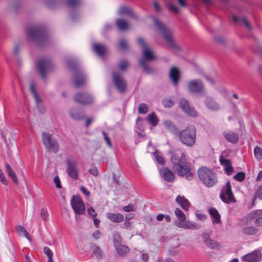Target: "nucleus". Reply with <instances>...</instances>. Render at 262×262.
I'll list each match as a JSON object with an SVG mask.
<instances>
[{
    "instance_id": "nucleus-1",
    "label": "nucleus",
    "mask_w": 262,
    "mask_h": 262,
    "mask_svg": "<svg viewBox=\"0 0 262 262\" xmlns=\"http://www.w3.org/2000/svg\"><path fill=\"white\" fill-rule=\"evenodd\" d=\"M171 161L173 170L179 176L187 180H191L193 177L194 170L189 163L186 161L184 154L180 150L171 152Z\"/></svg>"
},
{
    "instance_id": "nucleus-2",
    "label": "nucleus",
    "mask_w": 262,
    "mask_h": 262,
    "mask_svg": "<svg viewBox=\"0 0 262 262\" xmlns=\"http://www.w3.org/2000/svg\"><path fill=\"white\" fill-rule=\"evenodd\" d=\"M150 19L153 21L155 26L161 32L162 37L167 42V46L173 51L179 50V47L173 40L172 33L170 30L157 18L150 17Z\"/></svg>"
},
{
    "instance_id": "nucleus-3",
    "label": "nucleus",
    "mask_w": 262,
    "mask_h": 262,
    "mask_svg": "<svg viewBox=\"0 0 262 262\" xmlns=\"http://www.w3.org/2000/svg\"><path fill=\"white\" fill-rule=\"evenodd\" d=\"M198 173L200 180L207 187H212L217 182L216 174L210 168L206 167H201L198 170Z\"/></svg>"
},
{
    "instance_id": "nucleus-4",
    "label": "nucleus",
    "mask_w": 262,
    "mask_h": 262,
    "mask_svg": "<svg viewBox=\"0 0 262 262\" xmlns=\"http://www.w3.org/2000/svg\"><path fill=\"white\" fill-rule=\"evenodd\" d=\"M138 42L141 45L143 55V58L140 60V64L145 69H147V62L155 59L156 56L143 38H138Z\"/></svg>"
},
{
    "instance_id": "nucleus-5",
    "label": "nucleus",
    "mask_w": 262,
    "mask_h": 262,
    "mask_svg": "<svg viewBox=\"0 0 262 262\" xmlns=\"http://www.w3.org/2000/svg\"><path fill=\"white\" fill-rule=\"evenodd\" d=\"M196 130L194 126H190L182 130L179 133V138L181 142L188 146H192L195 141Z\"/></svg>"
},
{
    "instance_id": "nucleus-6",
    "label": "nucleus",
    "mask_w": 262,
    "mask_h": 262,
    "mask_svg": "<svg viewBox=\"0 0 262 262\" xmlns=\"http://www.w3.org/2000/svg\"><path fill=\"white\" fill-rule=\"evenodd\" d=\"M174 213L178 219V221L175 222L177 227L185 229H194L196 228V226L194 223L186 220V215L180 209H176Z\"/></svg>"
},
{
    "instance_id": "nucleus-7",
    "label": "nucleus",
    "mask_w": 262,
    "mask_h": 262,
    "mask_svg": "<svg viewBox=\"0 0 262 262\" xmlns=\"http://www.w3.org/2000/svg\"><path fill=\"white\" fill-rule=\"evenodd\" d=\"M42 141L46 148L50 152L56 153L58 151L59 146L57 142L53 136L47 133H43Z\"/></svg>"
},
{
    "instance_id": "nucleus-8",
    "label": "nucleus",
    "mask_w": 262,
    "mask_h": 262,
    "mask_svg": "<svg viewBox=\"0 0 262 262\" xmlns=\"http://www.w3.org/2000/svg\"><path fill=\"white\" fill-rule=\"evenodd\" d=\"M187 91L192 94H198L204 92L205 86L203 82L198 79H190L187 82Z\"/></svg>"
},
{
    "instance_id": "nucleus-9",
    "label": "nucleus",
    "mask_w": 262,
    "mask_h": 262,
    "mask_svg": "<svg viewBox=\"0 0 262 262\" xmlns=\"http://www.w3.org/2000/svg\"><path fill=\"white\" fill-rule=\"evenodd\" d=\"M71 205L75 213L77 214H83L85 211V205L78 195L73 196L71 200Z\"/></svg>"
},
{
    "instance_id": "nucleus-10",
    "label": "nucleus",
    "mask_w": 262,
    "mask_h": 262,
    "mask_svg": "<svg viewBox=\"0 0 262 262\" xmlns=\"http://www.w3.org/2000/svg\"><path fill=\"white\" fill-rule=\"evenodd\" d=\"M67 172L72 179H78L79 170L77 166V162L75 160L69 159L67 160Z\"/></svg>"
},
{
    "instance_id": "nucleus-11",
    "label": "nucleus",
    "mask_w": 262,
    "mask_h": 262,
    "mask_svg": "<svg viewBox=\"0 0 262 262\" xmlns=\"http://www.w3.org/2000/svg\"><path fill=\"white\" fill-rule=\"evenodd\" d=\"M221 198L223 202L226 203H230L235 201L231 191V185L229 181L227 182L225 187L222 190Z\"/></svg>"
},
{
    "instance_id": "nucleus-12",
    "label": "nucleus",
    "mask_w": 262,
    "mask_h": 262,
    "mask_svg": "<svg viewBox=\"0 0 262 262\" xmlns=\"http://www.w3.org/2000/svg\"><path fill=\"white\" fill-rule=\"evenodd\" d=\"M262 209L253 211L248 213L246 217V222L248 223L251 220L255 219L254 224L257 226H262Z\"/></svg>"
},
{
    "instance_id": "nucleus-13",
    "label": "nucleus",
    "mask_w": 262,
    "mask_h": 262,
    "mask_svg": "<svg viewBox=\"0 0 262 262\" xmlns=\"http://www.w3.org/2000/svg\"><path fill=\"white\" fill-rule=\"evenodd\" d=\"M203 241L206 246L211 250H219L221 248V244L217 241L210 238L207 234H203Z\"/></svg>"
},
{
    "instance_id": "nucleus-14",
    "label": "nucleus",
    "mask_w": 262,
    "mask_h": 262,
    "mask_svg": "<svg viewBox=\"0 0 262 262\" xmlns=\"http://www.w3.org/2000/svg\"><path fill=\"white\" fill-rule=\"evenodd\" d=\"M113 82L118 91L124 92L126 88V83L119 73H114L113 74Z\"/></svg>"
},
{
    "instance_id": "nucleus-15",
    "label": "nucleus",
    "mask_w": 262,
    "mask_h": 262,
    "mask_svg": "<svg viewBox=\"0 0 262 262\" xmlns=\"http://www.w3.org/2000/svg\"><path fill=\"white\" fill-rule=\"evenodd\" d=\"M37 67L42 77L45 78L46 72L51 69V63L48 60L41 59L38 61Z\"/></svg>"
},
{
    "instance_id": "nucleus-16",
    "label": "nucleus",
    "mask_w": 262,
    "mask_h": 262,
    "mask_svg": "<svg viewBox=\"0 0 262 262\" xmlns=\"http://www.w3.org/2000/svg\"><path fill=\"white\" fill-rule=\"evenodd\" d=\"M261 258V253L259 251L255 250L251 253L245 255L241 257L243 262H257Z\"/></svg>"
},
{
    "instance_id": "nucleus-17",
    "label": "nucleus",
    "mask_w": 262,
    "mask_h": 262,
    "mask_svg": "<svg viewBox=\"0 0 262 262\" xmlns=\"http://www.w3.org/2000/svg\"><path fill=\"white\" fill-rule=\"evenodd\" d=\"M180 106L188 115L192 117L196 116V112L193 107L189 105L187 100L185 99H181L180 101Z\"/></svg>"
},
{
    "instance_id": "nucleus-18",
    "label": "nucleus",
    "mask_w": 262,
    "mask_h": 262,
    "mask_svg": "<svg viewBox=\"0 0 262 262\" xmlns=\"http://www.w3.org/2000/svg\"><path fill=\"white\" fill-rule=\"evenodd\" d=\"M74 99L76 101L83 104H90L94 101V98L91 95L81 93L76 94Z\"/></svg>"
},
{
    "instance_id": "nucleus-19",
    "label": "nucleus",
    "mask_w": 262,
    "mask_h": 262,
    "mask_svg": "<svg viewBox=\"0 0 262 262\" xmlns=\"http://www.w3.org/2000/svg\"><path fill=\"white\" fill-rule=\"evenodd\" d=\"M27 35L28 38L32 40L41 39L42 34L39 29L36 28H30L27 32Z\"/></svg>"
},
{
    "instance_id": "nucleus-20",
    "label": "nucleus",
    "mask_w": 262,
    "mask_h": 262,
    "mask_svg": "<svg viewBox=\"0 0 262 262\" xmlns=\"http://www.w3.org/2000/svg\"><path fill=\"white\" fill-rule=\"evenodd\" d=\"M176 202L185 211H188L191 206L190 202L184 195H178L176 198Z\"/></svg>"
},
{
    "instance_id": "nucleus-21",
    "label": "nucleus",
    "mask_w": 262,
    "mask_h": 262,
    "mask_svg": "<svg viewBox=\"0 0 262 262\" xmlns=\"http://www.w3.org/2000/svg\"><path fill=\"white\" fill-rule=\"evenodd\" d=\"M220 162L221 164L224 166V170L228 175H230L233 173L234 168L231 165V162L229 160L226 159L223 156H221L220 159Z\"/></svg>"
},
{
    "instance_id": "nucleus-22",
    "label": "nucleus",
    "mask_w": 262,
    "mask_h": 262,
    "mask_svg": "<svg viewBox=\"0 0 262 262\" xmlns=\"http://www.w3.org/2000/svg\"><path fill=\"white\" fill-rule=\"evenodd\" d=\"M204 103L207 108L211 111H216L221 108L220 104L211 97L207 98Z\"/></svg>"
},
{
    "instance_id": "nucleus-23",
    "label": "nucleus",
    "mask_w": 262,
    "mask_h": 262,
    "mask_svg": "<svg viewBox=\"0 0 262 262\" xmlns=\"http://www.w3.org/2000/svg\"><path fill=\"white\" fill-rule=\"evenodd\" d=\"M160 175L167 182H172L174 180V175L172 171L167 168H163L160 170Z\"/></svg>"
},
{
    "instance_id": "nucleus-24",
    "label": "nucleus",
    "mask_w": 262,
    "mask_h": 262,
    "mask_svg": "<svg viewBox=\"0 0 262 262\" xmlns=\"http://www.w3.org/2000/svg\"><path fill=\"white\" fill-rule=\"evenodd\" d=\"M180 74V71L177 68L173 67L171 69L169 74L171 80L175 85H176L179 82Z\"/></svg>"
},
{
    "instance_id": "nucleus-25",
    "label": "nucleus",
    "mask_w": 262,
    "mask_h": 262,
    "mask_svg": "<svg viewBox=\"0 0 262 262\" xmlns=\"http://www.w3.org/2000/svg\"><path fill=\"white\" fill-rule=\"evenodd\" d=\"M224 136L227 140L232 143H236L238 139V135L230 130L225 131L224 132Z\"/></svg>"
},
{
    "instance_id": "nucleus-26",
    "label": "nucleus",
    "mask_w": 262,
    "mask_h": 262,
    "mask_svg": "<svg viewBox=\"0 0 262 262\" xmlns=\"http://www.w3.org/2000/svg\"><path fill=\"white\" fill-rule=\"evenodd\" d=\"M209 213L213 224H219L221 222V215L216 209L211 208L209 209Z\"/></svg>"
},
{
    "instance_id": "nucleus-27",
    "label": "nucleus",
    "mask_w": 262,
    "mask_h": 262,
    "mask_svg": "<svg viewBox=\"0 0 262 262\" xmlns=\"http://www.w3.org/2000/svg\"><path fill=\"white\" fill-rule=\"evenodd\" d=\"M106 216L111 221L115 223L121 222L124 220L123 215L120 213H107Z\"/></svg>"
},
{
    "instance_id": "nucleus-28",
    "label": "nucleus",
    "mask_w": 262,
    "mask_h": 262,
    "mask_svg": "<svg viewBox=\"0 0 262 262\" xmlns=\"http://www.w3.org/2000/svg\"><path fill=\"white\" fill-rule=\"evenodd\" d=\"M6 172H7L8 176L12 179L13 182L15 184H18V179L17 178V177H16V175L15 173L12 169L11 167L9 165H8V164L6 165Z\"/></svg>"
},
{
    "instance_id": "nucleus-29",
    "label": "nucleus",
    "mask_w": 262,
    "mask_h": 262,
    "mask_svg": "<svg viewBox=\"0 0 262 262\" xmlns=\"http://www.w3.org/2000/svg\"><path fill=\"white\" fill-rule=\"evenodd\" d=\"M94 51L99 55L102 56L106 51V47L99 43H94L93 45Z\"/></svg>"
},
{
    "instance_id": "nucleus-30",
    "label": "nucleus",
    "mask_w": 262,
    "mask_h": 262,
    "mask_svg": "<svg viewBox=\"0 0 262 262\" xmlns=\"http://www.w3.org/2000/svg\"><path fill=\"white\" fill-rule=\"evenodd\" d=\"M147 119L148 123L152 126H156L159 122V118L155 113L149 114L147 117Z\"/></svg>"
},
{
    "instance_id": "nucleus-31",
    "label": "nucleus",
    "mask_w": 262,
    "mask_h": 262,
    "mask_svg": "<svg viewBox=\"0 0 262 262\" xmlns=\"http://www.w3.org/2000/svg\"><path fill=\"white\" fill-rule=\"evenodd\" d=\"M115 249L118 254L120 255H124L129 252L128 247L122 244H117Z\"/></svg>"
},
{
    "instance_id": "nucleus-32",
    "label": "nucleus",
    "mask_w": 262,
    "mask_h": 262,
    "mask_svg": "<svg viewBox=\"0 0 262 262\" xmlns=\"http://www.w3.org/2000/svg\"><path fill=\"white\" fill-rule=\"evenodd\" d=\"M162 123L164 127L168 129L170 132H174L176 131V128L171 121L168 120H164Z\"/></svg>"
},
{
    "instance_id": "nucleus-33",
    "label": "nucleus",
    "mask_w": 262,
    "mask_h": 262,
    "mask_svg": "<svg viewBox=\"0 0 262 262\" xmlns=\"http://www.w3.org/2000/svg\"><path fill=\"white\" fill-rule=\"evenodd\" d=\"M117 25L118 28L121 30H126L129 27L128 24L123 19H118L117 20Z\"/></svg>"
},
{
    "instance_id": "nucleus-34",
    "label": "nucleus",
    "mask_w": 262,
    "mask_h": 262,
    "mask_svg": "<svg viewBox=\"0 0 262 262\" xmlns=\"http://www.w3.org/2000/svg\"><path fill=\"white\" fill-rule=\"evenodd\" d=\"M92 256L95 258H98L102 256V251L100 249L96 246H94L92 248Z\"/></svg>"
},
{
    "instance_id": "nucleus-35",
    "label": "nucleus",
    "mask_w": 262,
    "mask_h": 262,
    "mask_svg": "<svg viewBox=\"0 0 262 262\" xmlns=\"http://www.w3.org/2000/svg\"><path fill=\"white\" fill-rule=\"evenodd\" d=\"M243 232L247 235H254L256 233L257 229L255 227H246L243 229Z\"/></svg>"
},
{
    "instance_id": "nucleus-36",
    "label": "nucleus",
    "mask_w": 262,
    "mask_h": 262,
    "mask_svg": "<svg viewBox=\"0 0 262 262\" xmlns=\"http://www.w3.org/2000/svg\"><path fill=\"white\" fill-rule=\"evenodd\" d=\"M233 19L235 21L241 22V23L245 25V26L248 29H251L250 25H249L248 21L246 18L238 17L237 16H234L233 17Z\"/></svg>"
},
{
    "instance_id": "nucleus-37",
    "label": "nucleus",
    "mask_w": 262,
    "mask_h": 262,
    "mask_svg": "<svg viewBox=\"0 0 262 262\" xmlns=\"http://www.w3.org/2000/svg\"><path fill=\"white\" fill-rule=\"evenodd\" d=\"M16 231L19 235L24 236L29 241H31L30 235L24 227L20 226H17L16 227Z\"/></svg>"
},
{
    "instance_id": "nucleus-38",
    "label": "nucleus",
    "mask_w": 262,
    "mask_h": 262,
    "mask_svg": "<svg viewBox=\"0 0 262 262\" xmlns=\"http://www.w3.org/2000/svg\"><path fill=\"white\" fill-rule=\"evenodd\" d=\"M30 91L31 92H32L33 95V97L36 101V102L37 103V106L38 107H39V105H40V103L41 102V100L39 98L38 95H37V94L36 93V91H35V86L33 84H32L31 85H30Z\"/></svg>"
},
{
    "instance_id": "nucleus-39",
    "label": "nucleus",
    "mask_w": 262,
    "mask_h": 262,
    "mask_svg": "<svg viewBox=\"0 0 262 262\" xmlns=\"http://www.w3.org/2000/svg\"><path fill=\"white\" fill-rule=\"evenodd\" d=\"M176 2V0H170L167 3V7L170 11L174 13H178L179 10V9L174 5Z\"/></svg>"
},
{
    "instance_id": "nucleus-40",
    "label": "nucleus",
    "mask_w": 262,
    "mask_h": 262,
    "mask_svg": "<svg viewBox=\"0 0 262 262\" xmlns=\"http://www.w3.org/2000/svg\"><path fill=\"white\" fill-rule=\"evenodd\" d=\"M254 154L258 161H262V149L261 148L256 146L254 149Z\"/></svg>"
},
{
    "instance_id": "nucleus-41",
    "label": "nucleus",
    "mask_w": 262,
    "mask_h": 262,
    "mask_svg": "<svg viewBox=\"0 0 262 262\" xmlns=\"http://www.w3.org/2000/svg\"><path fill=\"white\" fill-rule=\"evenodd\" d=\"M154 156L156 158L157 161L160 164L163 165L165 163V161L162 156L161 154L158 151H156L154 154Z\"/></svg>"
},
{
    "instance_id": "nucleus-42",
    "label": "nucleus",
    "mask_w": 262,
    "mask_h": 262,
    "mask_svg": "<svg viewBox=\"0 0 262 262\" xmlns=\"http://www.w3.org/2000/svg\"><path fill=\"white\" fill-rule=\"evenodd\" d=\"M118 13L120 14H129L131 15L132 14V12L131 10L128 7H122L120 8Z\"/></svg>"
},
{
    "instance_id": "nucleus-43",
    "label": "nucleus",
    "mask_w": 262,
    "mask_h": 262,
    "mask_svg": "<svg viewBox=\"0 0 262 262\" xmlns=\"http://www.w3.org/2000/svg\"><path fill=\"white\" fill-rule=\"evenodd\" d=\"M234 179L237 181L242 182L245 179V173L243 172H239L234 176Z\"/></svg>"
},
{
    "instance_id": "nucleus-44",
    "label": "nucleus",
    "mask_w": 262,
    "mask_h": 262,
    "mask_svg": "<svg viewBox=\"0 0 262 262\" xmlns=\"http://www.w3.org/2000/svg\"><path fill=\"white\" fill-rule=\"evenodd\" d=\"M139 113L140 114H146L148 111V107L146 104L141 103L138 107Z\"/></svg>"
},
{
    "instance_id": "nucleus-45",
    "label": "nucleus",
    "mask_w": 262,
    "mask_h": 262,
    "mask_svg": "<svg viewBox=\"0 0 262 262\" xmlns=\"http://www.w3.org/2000/svg\"><path fill=\"white\" fill-rule=\"evenodd\" d=\"M70 116L75 120H79L80 119V114L76 112V110L72 109L69 112Z\"/></svg>"
},
{
    "instance_id": "nucleus-46",
    "label": "nucleus",
    "mask_w": 262,
    "mask_h": 262,
    "mask_svg": "<svg viewBox=\"0 0 262 262\" xmlns=\"http://www.w3.org/2000/svg\"><path fill=\"white\" fill-rule=\"evenodd\" d=\"M84 82V78L79 76L77 77L74 80V83L77 86H80L82 85Z\"/></svg>"
},
{
    "instance_id": "nucleus-47",
    "label": "nucleus",
    "mask_w": 262,
    "mask_h": 262,
    "mask_svg": "<svg viewBox=\"0 0 262 262\" xmlns=\"http://www.w3.org/2000/svg\"><path fill=\"white\" fill-rule=\"evenodd\" d=\"M173 104V101L171 99H166L163 101V105L165 107H170Z\"/></svg>"
},
{
    "instance_id": "nucleus-48",
    "label": "nucleus",
    "mask_w": 262,
    "mask_h": 262,
    "mask_svg": "<svg viewBox=\"0 0 262 262\" xmlns=\"http://www.w3.org/2000/svg\"><path fill=\"white\" fill-rule=\"evenodd\" d=\"M114 246L116 247V245H120L121 243V237L119 234H115L113 237Z\"/></svg>"
},
{
    "instance_id": "nucleus-49",
    "label": "nucleus",
    "mask_w": 262,
    "mask_h": 262,
    "mask_svg": "<svg viewBox=\"0 0 262 262\" xmlns=\"http://www.w3.org/2000/svg\"><path fill=\"white\" fill-rule=\"evenodd\" d=\"M40 215L44 221H47L49 218V214L46 209H42L40 211Z\"/></svg>"
},
{
    "instance_id": "nucleus-50",
    "label": "nucleus",
    "mask_w": 262,
    "mask_h": 262,
    "mask_svg": "<svg viewBox=\"0 0 262 262\" xmlns=\"http://www.w3.org/2000/svg\"><path fill=\"white\" fill-rule=\"evenodd\" d=\"M0 182L4 185H8V181L7 180L3 171L0 169Z\"/></svg>"
},
{
    "instance_id": "nucleus-51",
    "label": "nucleus",
    "mask_w": 262,
    "mask_h": 262,
    "mask_svg": "<svg viewBox=\"0 0 262 262\" xmlns=\"http://www.w3.org/2000/svg\"><path fill=\"white\" fill-rule=\"evenodd\" d=\"M43 252L47 256L48 258L53 257V252L48 247H45L43 249Z\"/></svg>"
},
{
    "instance_id": "nucleus-52",
    "label": "nucleus",
    "mask_w": 262,
    "mask_h": 262,
    "mask_svg": "<svg viewBox=\"0 0 262 262\" xmlns=\"http://www.w3.org/2000/svg\"><path fill=\"white\" fill-rule=\"evenodd\" d=\"M135 207L132 204H129L127 206H124L123 207V210L125 212L133 211H135Z\"/></svg>"
},
{
    "instance_id": "nucleus-53",
    "label": "nucleus",
    "mask_w": 262,
    "mask_h": 262,
    "mask_svg": "<svg viewBox=\"0 0 262 262\" xmlns=\"http://www.w3.org/2000/svg\"><path fill=\"white\" fill-rule=\"evenodd\" d=\"M54 183L57 188H61V185L60 183V180L58 176H56L54 178Z\"/></svg>"
},
{
    "instance_id": "nucleus-54",
    "label": "nucleus",
    "mask_w": 262,
    "mask_h": 262,
    "mask_svg": "<svg viewBox=\"0 0 262 262\" xmlns=\"http://www.w3.org/2000/svg\"><path fill=\"white\" fill-rule=\"evenodd\" d=\"M89 171L94 176H97L98 175V170L95 166H93L90 168L89 170Z\"/></svg>"
},
{
    "instance_id": "nucleus-55",
    "label": "nucleus",
    "mask_w": 262,
    "mask_h": 262,
    "mask_svg": "<svg viewBox=\"0 0 262 262\" xmlns=\"http://www.w3.org/2000/svg\"><path fill=\"white\" fill-rule=\"evenodd\" d=\"M128 62L124 60V61H121L119 63V67L121 70L123 71L128 67Z\"/></svg>"
},
{
    "instance_id": "nucleus-56",
    "label": "nucleus",
    "mask_w": 262,
    "mask_h": 262,
    "mask_svg": "<svg viewBox=\"0 0 262 262\" xmlns=\"http://www.w3.org/2000/svg\"><path fill=\"white\" fill-rule=\"evenodd\" d=\"M195 214L196 218L201 221H204L206 218V216L205 214L201 213L198 211L196 212Z\"/></svg>"
},
{
    "instance_id": "nucleus-57",
    "label": "nucleus",
    "mask_w": 262,
    "mask_h": 262,
    "mask_svg": "<svg viewBox=\"0 0 262 262\" xmlns=\"http://www.w3.org/2000/svg\"><path fill=\"white\" fill-rule=\"evenodd\" d=\"M141 253V257L143 261L146 262L148 260V254L145 252L144 251L140 252Z\"/></svg>"
},
{
    "instance_id": "nucleus-58",
    "label": "nucleus",
    "mask_w": 262,
    "mask_h": 262,
    "mask_svg": "<svg viewBox=\"0 0 262 262\" xmlns=\"http://www.w3.org/2000/svg\"><path fill=\"white\" fill-rule=\"evenodd\" d=\"M255 197H258L259 199L262 200V186L257 189L255 193Z\"/></svg>"
},
{
    "instance_id": "nucleus-59",
    "label": "nucleus",
    "mask_w": 262,
    "mask_h": 262,
    "mask_svg": "<svg viewBox=\"0 0 262 262\" xmlns=\"http://www.w3.org/2000/svg\"><path fill=\"white\" fill-rule=\"evenodd\" d=\"M80 189L85 196H89L90 195V192L84 186H81Z\"/></svg>"
},
{
    "instance_id": "nucleus-60",
    "label": "nucleus",
    "mask_w": 262,
    "mask_h": 262,
    "mask_svg": "<svg viewBox=\"0 0 262 262\" xmlns=\"http://www.w3.org/2000/svg\"><path fill=\"white\" fill-rule=\"evenodd\" d=\"M101 233L100 231L97 230L93 234V237L95 240L99 239L101 236Z\"/></svg>"
},
{
    "instance_id": "nucleus-61",
    "label": "nucleus",
    "mask_w": 262,
    "mask_h": 262,
    "mask_svg": "<svg viewBox=\"0 0 262 262\" xmlns=\"http://www.w3.org/2000/svg\"><path fill=\"white\" fill-rule=\"evenodd\" d=\"M88 212L89 214L92 216V217H95L97 215L95 210L92 207L88 209Z\"/></svg>"
},
{
    "instance_id": "nucleus-62",
    "label": "nucleus",
    "mask_w": 262,
    "mask_h": 262,
    "mask_svg": "<svg viewBox=\"0 0 262 262\" xmlns=\"http://www.w3.org/2000/svg\"><path fill=\"white\" fill-rule=\"evenodd\" d=\"M127 42L124 39H121L119 41L120 47L122 49H125L127 47Z\"/></svg>"
},
{
    "instance_id": "nucleus-63",
    "label": "nucleus",
    "mask_w": 262,
    "mask_h": 262,
    "mask_svg": "<svg viewBox=\"0 0 262 262\" xmlns=\"http://www.w3.org/2000/svg\"><path fill=\"white\" fill-rule=\"evenodd\" d=\"M68 3L71 6H74L78 4V0H68Z\"/></svg>"
},
{
    "instance_id": "nucleus-64",
    "label": "nucleus",
    "mask_w": 262,
    "mask_h": 262,
    "mask_svg": "<svg viewBox=\"0 0 262 262\" xmlns=\"http://www.w3.org/2000/svg\"><path fill=\"white\" fill-rule=\"evenodd\" d=\"M103 135H104V139H105V141H106V142L107 143V145L109 146H111V141H110L108 137L107 136L106 134L105 133H103Z\"/></svg>"
}]
</instances>
